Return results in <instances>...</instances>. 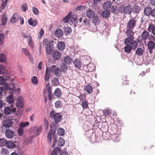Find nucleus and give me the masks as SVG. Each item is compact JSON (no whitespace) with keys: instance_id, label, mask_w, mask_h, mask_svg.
<instances>
[{"instance_id":"f257e3e1","label":"nucleus","mask_w":155,"mask_h":155,"mask_svg":"<svg viewBox=\"0 0 155 155\" xmlns=\"http://www.w3.org/2000/svg\"><path fill=\"white\" fill-rule=\"evenodd\" d=\"M128 37L124 40V44L126 45L124 47V51L127 53H130L131 50H135L137 48L138 43L135 40H133L134 38V35H127Z\"/></svg>"},{"instance_id":"f03ea898","label":"nucleus","mask_w":155,"mask_h":155,"mask_svg":"<svg viewBox=\"0 0 155 155\" xmlns=\"http://www.w3.org/2000/svg\"><path fill=\"white\" fill-rule=\"evenodd\" d=\"M54 43V42L53 40L49 41L47 39H45L43 40V45L48 55H50L52 53Z\"/></svg>"},{"instance_id":"7ed1b4c3","label":"nucleus","mask_w":155,"mask_h":155,"mask_svg":"<svg viewBox=\"0 0 155 155\" xmlns=\"http://www.w3.org/2000/svg\"><path fill=\"white\" fill-rule=\"evenodd\" d=\"M50 116L51 118H54L55 121L53 124V126H51V127H54V128H52L53 129L56 127V129L58 126L57 123L60 121L62 117V115L60 113H56L55 111L52 110L50 113Z\"/></svg>"},{"instance_id":"20e7f679","label":"nucleus","mask_w":155,"mask_h":155,"mask_svg":"<svg viewBox=\"0 0 155 155\" xmlns=\"http://www.w3.org/2000/svg\"><path fill=\"white\" fill-rule=\"evenodd\" d=\"M52 128H54V127H51L50 131L48 133L47 140L49 144H50L52 138V135L53 136L54 140V142L52 145V147H55L56 144L57 142V139L56 138V137H55V132L56 130V128L55 127V128L54 129H52Z\"/></svg>"},{"instance_id":"39448f33","label":"nucleus","mask_w":155,"mask_h":155,"mask_svg":"<svg viewBox=\"0 0 155 155\" xmlns=\"http://www.w3.org/2000/svg\"><path fill=\"white\" fill-rule=\"evenodd\" d=\"M136 25V21L134 19L130 20L127 24L126 29V35H134L133 29Z\"/></svg>"},{"instance_id":"423d86ee","label":"nucleus","mask_w":155,"mask_h":155,"mask_svg":"<svg viewBox=\"0 0 155 155\" xmlns=\"http://www.w3.org/2000/svg\"><path fill=\"white\" fill-rule=\"evenodd\" d=\"M50 70L51 72L57 77L61 76L63 72L62 70L55 65L51 66L50 67Z\"/></svg>"},{"instance_id":"0eeeda50","label":"nucleus","mask_w":155,"mask_h":155,"mask_svg":"<svg viewBox=\"0 0 155 155\" xmlns=\"http://www.w3.org/2000/svg\"><path fill=\"white\" fill-rule=\"evenodd\" d=\"M119 10L122 13H124L127 14H130L131 12L132 8L130 5L124 6L123 5L120 6L119 8Z\"/></svg>"},{"instance_id":"6e6552de","label":"nucleus","mask_w":155,"mask_h":155,"mask_svg":"<svg viewBox=\"0 0 155 155\" xmlns=\"http://www.w3.org/2000/svg\"><path fill=\"white\" fill-rule=\"evenodd\" d=\"M16 108L13 105H11L10 107H5L4 110L5 114L6 115H9L15 112Z\"/></svg>"},{"instance_id":"1a4fd4ad","label":"nucleus","mask_w":155,"mask_h":155,"mask_svg":"<svg viewBox=\"0 0 155 155\" xmlns=\"http://www.w3.org/2000/svg\"><path fill=\"white\" fill-rule=\"evenodd\" d=\"M70 21L73 25L74 27L77 26V24L78 22V20H77V17L75 15H73L71 16H70Z\"/></svg>"},{"instance_id":"9d476101","label":"nucleus","mask_w":155,"mask_h":155,"mask_svg":"<svg viewBox=\"0 0 155 155\" xmlns=\"http://www.w3.org/2000/svg\"><path fill=\"white\" fill-rule=\"evenodd\" d=\"M14 134L13 131L10 130L6 129L5 132V134L6 137L9 139H11L13 138Z\"/></svg>"},{"instance_id":"9b49d317","label":"nucleus","mask_w":155,"mask_h":155,"mask_svg":"<svg viewBox=\"0 0 155 155\" xmlns=\"http://www.w3.org/2000/svg\"><path fill=\"white\" fill-rule=\"evenodd\" d=\"M16 106L18 107H22L24 106V103L22 98L21 97H19L17 100Z\"/></svg>"},{"instance_id":"f8f14e48","label":"nucleus","mask_w":155,"mask_h":155,"mask_svg":"<svg viewBox=\"0 0 155 155\" xmlns=\"http://www.w3.org/2000/svg\"><path fill=\"white\" fill-rule=\"evenodd\" d=\"M12 124L13 123L11 120L7 119L3 121V125L4 127L9 128L12 126Z\"/></svg>"},{"instance_id":"ddd939ff","label":"nucleus","mask_w":155,"mask_h":155,"mask_svg":"<svg viewBox=\"0 0 155 155\" xmlns=\"http://www.w3.org/2000/svg\"><path fill=\"white\" fill-rule=\"evenodd\" d=\"M50 68L48 67L46 68L45 71V79L46 81H48L49 80L50 76Z\"/></svg>"},{"instance_id":"4468645a","label":"nucleus","mask_w":155,"mask_h":155,"mask_svg":"<svg viewBox=\"0 0 155 155\" xmlns=\"http://www.w3.org/2000/svg\"><path fill=\"white\" fill-rule=\"evenodd\" d=\"M61 56V53L58 51L54 52L52 54L53 57L55 60H59Z\"/></svg>"},{"instance_id":"2eb2a0df","label":"nucleus","mask_w":155,"mask_h":155,"mask_svg":"<svg viewBox=\"0 0 155 155\" xmlns=\"http://www.w3.org/2000/svg\"><path fill=\"white\" fill-rule=\"evenodd\" d=\"M57 46L59 50L62 51L65 48V44L63 41H60L58 43Z\"/></svg>"},{"instance_id":"dca6fc26","label":"nucleus","mask_w":155,"mask_h":155,"mask_svg":"<svg viewBox=\"0 0 155 155\" xmlns=\"http://www.w3.org/2000/svg\"><path fill=\"white\" fill-rule=\"evenodd\" d=\"M6 146V147L9 149H12L16 146L15 143L11 141H7Z\"/></svg>"},{"instance_id":"f3484780","label":"nucleus","mask_w":155,"mask_h":155,"mask_svg":"<svg viewBox=\"0 0 155 155\" xmlns=\"http://www.w3.org/2000/svg\"><path fill=\"white\" fill-rule=\"evenodd\" d=\"M95 15V12L94 11L90 10L86 12V15L89 18H93Z\"/></svg>"},{"instance_id":"a211bd4d","label":"nucleus","mask_w":155,"mask_h":155,"mask_svg":"<svg viewBox=\"0 0 155 155\" xmlns=\"http://www.w3.org/2000/svg\"><path fill=\"white\" fill-rule=\"evenodd\" d=\"M152 10L151 8L150 7H146L144 10V14L146 16H149L151 14Z\"/></svg>"},{"instance_id":"6ab92c4d","label":"nucleus","mask_w":155,"mask_h":155,"mask_svg":"<svg viewBox=\"0 0 155 155\" xmlns=\"http://www.w3.org/2000/svg\"><path fill=\"white\" fill-rule=\"evenodd\" d=\"M29 25L33 27L36 26L37 25V20L35 19H33L32 18H30L28 21Z\"/></svg>"},{"instance_id":"aec40b11","label":"nucleus","mask_w":155,"mask_h":155,"mask_svg":"<svg viewBox=\"0 0 155 155\" xmlns=\"http://www.w3.org/2000/svg\"><path fill=\"white\" fill-rule=\"evenodd\" d=\"M55 34L57 37L61 38L63 35V32L61 29H58L56 31Z\"/></svg>"},{"instance_id":"412c9836","label":"nucleus","mask_w":155,"mask_h":155,"mask_svg":"<svg viewBox=\"0 0 155 155\" xmlns=\"http://www.w3.org/2000/svg\"><path fill=\"white\" fill-rule=\"evenodd\" d=\"M64 31L65 34L69 35L71 34L72 30L69 26H64Z\"/></svg>"},{"instance_id":"4be33fe9","label":"nucleus","mask_w":155,"mask_h":155,"mask_svg":"<svg viewBox=\"0 0 155 155\" xmlns=\"http://www.w3.org/2000/svg\"><path fill=\"white\" fill-rule=\"evenodd\" d=\"M73 63L75 65V66L78 69L80 68L81 66L82 62L79 60L76 59Z\"/></svg>"},{"instance_id":"5701e85b","label":"nucleus","mask_w":155,"mask_h":155,"mask_svg":"<svg viewBox=\"0 0 155 155\" xmlns=\"http://www.w3.org/2000/svg\"><path fill=\"white\" fill-rule=\"evenodd\" d=\"M111 5V3L110 1H107L104 2L102 5V7L104 9L110 8Z\"/></svg>"},{"instance_id":"b1692460","label":"nucleus","mask_w":155,"mask_h":155,"mask_svg":"<svg viewBox=\"0 0 155 155\" xmlns=\"http://www.w3.org/2000/svg\"><path fill=\"white\" fill-rule=\"evenodd\" d=\"M85 90L87 93L90 94L93 91V89L92 87L90 84H87L86 86Z\"/></svg>"},{"instance_id":"393cba45","label":"nucleus","mask_w":155,"mask_h":155,"mask_svg":"<svg viewBox=\"0 0 155 155\" xmlns=\"http://www.w3.org/2000/svg\"><path fill=\"white\" fill-rule=\"evenodd\" d=\"M64 62L68 64H71L73 61L72 59L69 56L64 57Z\"/></svg>"},{"instance_id":"a878e982","label":"nucleus","mask_w":155,"mask_h":155,"mask_svg":"<svg viewBox=\"0 0 155 155\" xmlns=\"http://www.w3.org/2000/svg\"><path fill=\"white\" fill-rule=\"evenodd\" d=\"M60 69L63 72H65L68 70L67 65L64 63H62L60 65Z\"/></svg>"},{"instance_id":"bb28decb","label":"nucleus","mask_w":155,"mask_h":155,"mask_svg":"<svg viewBox=\"0 0 155 155\" xmlns=\"http://www.w3.org/2000/svg\"><path fill=\"white\" fill-rule=\"evenodd\" d=\"M149 35V33L147 31H144L142 33L141 37L143 40H146L147 39Z\"/></svg>"},{"instance_id":"cd10ccee","label":"nucleus","mask_w":155,"mask_h":155,"mask_svg":"<svg viewBox=\"0 0 155 155\" xmlns=\"http://www.w3.org/2000/svg\"><path fill=\"white\" fill-rule=\"evenodd\" d=\"M100 20L99 17L97 16H94L92 19V22L96 25L97 24H98L100 23Z\"/></svg>"},{"instance_id":"c85d7f7f","label":"nucleus","mask_w":155,"mask_h":155,"mask_svg":"<svg viewBox=\"0 0 155 155\" xmlns=\"http://www.w3.org/2000/svg\"><path fill=\"white\" fill-rule=\"evenodd\" d=\"M61 151V150L60 147H55L52 152L51 155H58V152H60Z\"/></svg>"},{"instance_id":"c756f323","label":"nucleus","mask_w":155,"mask_h":155,"mask_svg":"<svg viewBox=\"0 0 155 155\" xmlns=\"http://www.w3.org/2000/svg\"><path fill=\"white\" fill-rule=\"evenodd\" d=\"M143 50L141 48H138L136 51V54L139 57L141 56L143 54Z\"/></svg>"},{"instance_id":"7c9ffc66","label":"nucleus","mask_w":155,"mask_h":155,"mask_svg":"<svg viewBox=\"0 0 155 155\" xmlns=\"http://www.w3.org/2000/svg\"><path fill=\"white\" fill-rule=\"evenodd\" d=\"M110 14L109 10H106L104 11L102 13V16L103 18H107L110 15Z\"/></svg>"},{"instance_id":"2f4dec72","label":"nucleus","mask_w":155,"mask_h":155,"mask_svg":"<svg viewBox=\"0 0 155 155\" xmlns=\"http://www.w3.org/2000/svg\"><path fill=\"white\" fill-rule=\"evenodd\" d=\"M148 48L150 50L149 51H150V54H151L152 49H153L155 47V43L153 41H150L148 45Z\"/></svg>"},{"instance_id":"473e14b6","label":"nucleus","mask_w":155,"mask_h":155,"mask_svg":"<svg viewBox=\"0 0 155 155\" xmlns=\"http://www.w3.org/2000/svg\"><path fill=\"white\" fill-rule=\"evenodd\" d=\"M18 17V15L16 13H15L10 19L11 22L12 23L15 22L18 20L17 17Z\"/></svg>"},{"instance_id":"72a5a7b5","label":"nucleus","mask_w":155,"mask_h":155,"mask_svg":"<svg viewBox=\"0 0 155 155\" xmlns=\"http://www.w3.org/2000/svg\"><path fill=\"white\" fill-rule=\"evenodd\" d=\"M1 153L2 155H9V154L8 149L5 148H2Z\"/></svg>"},{"instance_id":"f704fd0d","label":"nucleus","mask_w":155,"mask_h":155,"mask_svg":"<svg viewBox=\"0 0 155 155\" xmlns=\"http://www.w3.org/2000/svg\"><path fill=\"white\" fill-rule=\"evenodd\" d=\"M72 13L71 12H70L68 14L67 16H66L63 19V21L64 22L67 23L68 22L69 20H70V16L71 15Z\"/></svg>"},{"instance_id":"c9c22d12","label":"nucleus","mask_w":155,"mask_h":155,"mask_svg":"<svg viewBox=\"0 0 155 155\" xmlns=\"http://www.w3.org/2000/svg\"><path fill=\"white\" fill-rule=\"evenodd\" d=\"M4 84L2 87H0L2 88V91H6L8 90H10L11 88L9 87L8 84L7 83H4Z\"/></svg>"},{"instance_id":"e433bc0d","label":"nucleus","mask_w":155,"mask_h":155,"mask_svg":"<svg viewBox=\"0 0 155 155\" xmlns=\"http://www.w3.org/2000/svg\"><path fill=\"white\" fill-rule=\"evenodd\" d=\"M2 25H5L7 22V18L5 15H3L1 18Z\"/></svg>"},{"instance_id":"4c0bfd02","label":"nucleus","mask_w":155,"mask_h":155,"mask_svg":"<svg viewBox=\"0 0 155 155\" xmlns=\"http://www.w3.org/2000/svg\"><path fill=\"white\" fill-rule=\"evenodd\" d=\"M52 83L54 86H58L60 83L58 79L57 78H54L52 81Z\"/></svg>"},{"instance_id":"58836bf2","label":"nucleus","mask_w":155,"mask_h":155,"mask_svg":"<svg viewBox=\"0 0 155 155\" xmlns=\"http://www.w3.org/2000/svg\"><path fill=\"white\" fill-rule=\"evenodd\" d=\"M6 60L5 55L3 53H0V62L3 63L5 62Z\"/></svg>"},{"instance_id":"ea45409f","label":"nucleus","mask_w":155,"mask_h":155,"mask_svg":"<svg viewBox=\"0 0 155 155\" xmlns=\"http://www.w3.org/2000/svg\"><path fill=\"white\" fill-rule=\"evenodd\" d=\"M6 100L7 102L10 104L13 103L14 101L13 97L11 95H9L7 97Z\"/></svg>"},{"instance_id":"a19ab883","label":"nucleus","mask_w":155,"mask_h":155,"mask_svg":"<svg viewBox=\"0 0 155 155\" xmlns=\"http://www.w3.org/2000/svg\"><path fill=\"white\" fill-rule=\"evenodd\" d=\"M7 141L4 138L0 139V147H4L6 145Z\"/></svg>"},{"instance_id":"79ce46f5","label":"nucleus","mask_w":155,"mask_h":155,"mask_svg":"<svg viewBox=\"0 0 155 155\" xmlns=\"http://www.w3.org/2000/svg\"><path fill=\"white\" fill-rule=\"evenodd\" d=\"M58 134L60 136H62L64 135V131L62 128H60L58 130Z\"/></svg>"},{"instance_id":"37998d69","label":"nucleus","mask_w":155,"mask_h":155,"mask_svg":"<svg viewBox=\"0 0 155 155\" xmlns=\"http://www.w3.org/2000/svg\"><path fill=\"white\" fill-rule=\"evenodd\" d=\"M65 144V141L62 138H60L58 140V145L59 146H62Z\"/></svg>"},{"instance_id":"c03bdc74","label":"nucleus","mask_w":155,"mask_h":155,"mask_svg":"<svg viewBox=\"0 0 155 155\" xmlns=\"http://www.w3.org/2000/svg\"><path fill=\"white\" fill-rule=\"evenodd\" d=\"M90 20H88L87 18H84L83 20L84 25L87 27H89L90 25Z\"/></svg>"},{"instance_id":"a18cd8bd","label":"nucleus","mask_w":155,"mask_h":155,"mask_svg":"<svg viewBox=\"0 0 155 155\" xmlns=\"http://www.w3.org/2000/svg\"><path fill=\"white\" fill-rule=\"evenodd\" d=\"M54 94L57 97H60L61 94L60 90L58 88L56 89L54 91Z\"/></svg>"},{"instance_id":"49530a36","label":"nucleus","mask_w":155,"mask_h":155,"mask_svg":"<svg viewBox=\"0 0 155 155\" xmlns=\"http://www.w3.org/2000/svg\"><path fill=\"white\" fill-rule=\"evenodd\" d=\"M28 38L29 39V40L28 42V44L30 45L31 48H33L34 47V45L33 41H32V38L31 35L30 36L28 35Z\"/></svg>"},{"instance_id":"de8ad7c7","label":"nucleus","mask_w":155,"mask_h":155,"mask_svg":"<svg viewBox=\"0 0 155 155\" xmlns=\"http://www.w3.org/2000/svg\"><path fill=\"white\" fill-rule=\"evenodd\" d=\"M155 28V26H154L153 25L151 24L149 25L148 28V30L150 32H152V33L153 31H154V29Z\"/></svg>"},{"instance_id":"09e8293b","label":"nucleus","mask_w":155,"mask_h":155,"mask_svg":"<svg viewBox=\"0 0 155 155\" xmlns=\"http://www.w3.org/2000/svg\"><path fill=\"white\" fill-rule=\"evenodd\" d=\"M7 80V78L5 77L0 76V84L2 85L5 83V81Z\"/></svg>"},{"instance_id":"8fccbe9b","label":"nucleus","mask_w":155,"mask_h":155,"mask_svg":"<svg viewBox=\"0 0 155 155\" xmlns=\"http://www.w3.org/2000/svg\"><path fill=\"white\" fill-rule=\"evenodd\" d=\"M81 105L83 108H88V105L87 102L85 101H82Z\"/></svg>"},{"instance_id":"3c124183","label":"nucleus","mask_w":155,"mask_h":155,"mask_svg":"<svg viewBox=\"0 0 155 155\" xmlns=\"http://www.w3.org/2000/svg\"><path fill=\"white\" fill-rule=\"evenodd\" d=\"M140 8L138 6H135L133 7V11L134 13H138L139 12Z\"/></svg>"},{"instance_id":"603ef678","label":"nucleus","mask_w":155,"mask_h":155,"mask_svg":"<svg viewBox=\"0 0 155 155\" xmlns=\"http://www.w3.org/2000/svg\"><path fill=\"white\" fill-rule=\"evenodd\" d=\"M36 131L35 133L36 134L37 136L38 135L41 131V127H37L35 128Z\"/></svg>"},{"instance_id":"864d4df0","label":"nucleus","mask_w":155,"mask_h":155,"mask_svg":"<svg viewBox=\"0 0 155 155\" xmlns=\"http://www.w3.org/2000/svg\"><path fill=\"white\" fill-rule=\"evenodd\" d=\"M8 1V0H5L3 1L2 4L1 9L2 10H3L5 7L7 5V2Z\"/></svg>"},{"instance_id":"5fc2aeb1","label":"nucleus","mask_w":155,"mask_h":155,"mask_svg":"<svg viewBox=\"0 0 155 155\" xmlns=\"http://www.w3.org/2000/svg\"><path fill=\"white\" fill-rule=\"evenodd\" d=\"M55 105L57 108H60L62 106V104L60 101H57L55 103Z\"/></svg>"},{"instance_id":"6e6d98bb","label":"nucleus","mask_w":155,"mask_h":155,"mask_svg":"<svg viewBox=\"0 0 155 155\" xmlns=\"http://www.w3.org/2000/svg\"><path fill=\"white\" fill-rule=\"evenodd\" d=\"M22 52L25 54L26 55L29 56L30 55V53L28 50L26 48H23L22 49Z\"/></svg>"},{"instance_id":"4d7b16f0","label":"nucleus","mask_w":155,"mask_h":155,"mask_svg":"<svg viewBox=\"0 0 155 155\" xmlns=\"http://www.w3.org/2000/svg\"><path fill=\"white\" fill-rule=\"evenodd\" d=\"M32 82L34 84H36L38 83L37 78L35 76L33 77L31 79Z\"/></svg>"},{"instance_id":"13d9d810","label":"nucleus","mask_w":155,"mask_h":155,"mask_svg":"<svg viewBox=\"0 0 155 155\" xmlns=\"http://www.w3.org/2000/svg\"><path fill=\"white\" fill-rule=\"evenodd\" d=\"M32 11L34 14L35 15H38L39 14L38 10L36 7H33L32 8Z\"/></svg>"},{"instance_id":"bf43d9fd","label":"nucleus","mask_w":155,"mask_h":155,"mask_svg":"<svg viewBox=\"0 0 155 155\" xmlns=\"http://www.w3.org/2000/svg\"><path fill=\"white\" fill-rule=\"evenodd\" d=\"M29 123L28 122H22L20 124V127H22L23 128V127H25L26 126H27L28 125Z\"/></svg>"},{"instance_id":"052dcab7","label":"nucleus","mask_w":155,"mask_h":155,"mask_svg":"<svg viewBox=\"0 0 155 155\" xmlns=\"http://www.w3.org/2000/svg\"><path fill=\"white\" fill-rule=\"evenodd\" d=\"M21 8L22 10L25 12L26 11V8H27V6L25 3H23L21 6Z\"/></svg>"},{"instance_id":"680f3d73","label":"nucleus","mask_w":155,"mask_h":155,"mask_svg":"<svg viewBox=\"0 0 155 155\" xmlns=\"http://www.w3.org/2000/svg\"><path fill=\"white\" fill-rule=\"evenodd\" d=\"M4 35L2 33L0 34V45H2L4 38Z\"/></svg>"},{"instance_id":"e2e57ef3","label":"nucleus","mask_w":155,"mask_h":155,"mask_svg":"<svg viewBox=\"0 0 155 155\" xmlns=\"http://www.w3.org/2000/svg\"><path fill=\"white\" fill-rule=\"evenodd\" d=\"M23 128L21 127H20L18 129V133L20 136H21L23 133Z\"/></svg>"},{"instance_id":"0e129e2a","label":"nucleus","mask_w":155,"mask_h":155,"mask_svg":"<svg viewBox=\"0 0 155 155\" xmlns=\"http://www.w3.org/2000/svg\"><path fill=\"white\" fill-rule=\"evenodd\" d=\"M81 101H83L85 99L86 96L82 94H81L78 97Z\"/></svg>"},{"instance_id":"69168bd1","label":"nucleus","mask_w":155,"mask_h":155,"mask_svg":"<svg viewBox=\"0 0 155 155\" xmlns=\"http://www.w3.org/2000/svg\"><path fill=\"white\" fill-rule=\"evenodd\" d=\"M103 112L104 113V115L105 116L109 115V111L107 110H104L103 111Z\"/></svg>"},{"instance_id":"338daca9","label":"nucleus","mask_w":155,"mask_h":155,"mask_svg":"<svg viewBox=\"0 0 155 155\" xmlns=\"http://www.w3.org/2000/svg\"><path fill=\"white\" fill-rule=\"evenodd\" d=\"M149 39L150 41H153L155 40V37L151 35L149 36Z\"/></svg>"},{"instance_id":"774afa93","label":"nucleus","mask_w":155,"mask_h":155,"mask_svg":"<svg viewBox=\"0 0 155 155\" xmlns=\"http://www.w3.org/2000/svg\"><path fill=\"white\" fill-rule=\"evenodd\" d=\"M150 15L153 17H155V8L153 10H152Z\"/></svg>"}]
</instances>
